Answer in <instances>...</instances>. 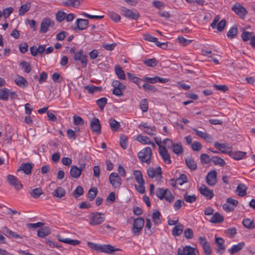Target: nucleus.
<instances>
[{
	"mask_svg": "<svg viewBox=\"0 0 255 255\" xmlns=\"http://www.w3.org/2000/svg\"><path fill=\"white\" fill-rule=\"evenodd\" d=\"M87 245L92 250L107 254H112L119 250L118 249H115L113 246L110 245H100L91 242H88Z\"/></svg>",
	"mask_w": 255,
	"mask_h": 255,
	"instance_id": "f257e3e1",
	"label": "nucleus"
},
{
	"mask_svg": "<svg viewBox=\"0 0 255 255\" xmlns=\"http://www.w3.org/2000/svg\"><path fill=\"white\" fill-rule=\"evenodd\" d=\"M156 194L159 199H165L169 203L172 202L174 200V196L168 189L158 188L156 190Z\"/></svg>",
	"mask_w": 255,
	"mask_h": 255,
	"instance_id": "f03ea898",
	"label": "nucleus"
},
{
	"mask_svg": "<svg viewBox=\"0 0 255 255\" xmlns=\"http://www.w3.org/2000/svg\"><path fill=\"white\" fill-rule=\"evenodd\" d=\"M138 157L141 162L149 164L151 162L152 150L150 147H146L138 153Z\"/></svg>",
	"mask_w": 255,
	"mask_h": 255,
	"instance_id": "7ed1b4c3",
	"label": "nucleus"
},
{
	"mask_svg": "<svg viewBox=\"0 0 255 255\" xmlns=\"http://www.w3.org/2000/svg\"><path fill=\"white\" fill-rule=\"evenodd\" d=\"M144 220L141 217L136 218L134 220L132 227L131 228V233L135 236H139L144 226Z\"/></svg>",
	"mask_w": 255,
	"mask_h": 255,
	"instance_id": "20e7f679",
	"label": "nucleus"
},
{
	"mask_svg": "<svg viewBox=\"0 0 255 255\" xmlns=\"http://www.w3.org/2000/svg\"><path fill=\"white\" fill-rule=\"evenodd\" d=\"M90 224L93 226L102 223L105 220L104 214L98 212H92L90 214Z\"/></svg>",
	"mask_w": 255,
	"mask_h": 255,
	"instance_id": "39448f33",
	"label": "nucleus"
},
{
	"mask_svg": "<svg viewBox=\"0 0 255 255\" xmlns=\"http://www.w3.org/2000/svg\"><path fill=\"white\" fill-rule=\"evenodd\" d=\"M120 13L123 16L133 20H137L140 17V15L138 12L135 13L131 9H128L125 6L121 7Z\"/></svg>",
	"mask_w": 255,
	"mask_h": 255,
	"instance_id": "423d86ee",
	"label": "nucleus"
},
{
	"mask_svg": "<svg viewBox=\"0 0 255 255\" xmlns=\"http://www.w3.org/2000/svg\"><path fill=\"white\" fill-rule=\"evenodd\" d=\"M138 128L149 135L156 134V128L153 125H149L147 123L141 122L138 126Z\"/></svg>",
	"mask_w": 255,
	"mask_h": 255,
	"instance_id": "0eeeda50",
	"label": "nucleus"
},
{
	"mask_svg": "<svg viewBox=\"0 0 255 255\" xmlns=\"http://www.w3.org/2000/svg\"><path fill=\"white\" fill-rule=\"evenodd\" d=\"M198 242L204 250L205 255H210L212 253V249L210 243L207 241L205 237H199Z\"/></svg>",
	"mask_w": 255,
	"mask_h": 255,
	"instance_id": "6e6552de",
	"label": "nucleus"
},
{
	"mask_svg": "<svg viewBox=\"0 0 255 255\" xmlns=\"http://www.w3.org/2000/svg\"><path fill=\"white\" fill-rule=\"evenodd\" d=\"M231 149V147H228V150H222V153L228 154L231 157L238 160L242 159L247 154L246 152L233 151Z\"/></svg>",
	"mask_w": 255,
	"mask_h": 255,
	"instance_id": "1a4fd4ad",
	"label": "nucleus"
},
{
	"mask_svg": "<svg viewBox=\"0 0 255 255\" xmlns=\"http://www.w3.org/2000/svg\"><path fill=\"white\" fill-rule=\"evenodd\" d=\"M73 59L76 61H80L82 67L85 68L87 65V56L84 54L83 49H80L76 52L74 55Z\"/></svg>",
	"mask_w": 255,
	"mask_h": 255,
	"instance_id": "9d476101",
	"label": "nucleus"
},
{
	"mask_svg": "<svg viewBox=\"0 0 255 255\" xmlns=\"http://www.w3.org/2000/svg\"><path fill=\"white\" fill-rule=\"evenodd\" d=\"M109 181L115 188H119L122 184V179L118 173L112 172L109 176Z\"/></svg>",
	"mask_w": 255,
	"mask_h": 255,
	"instance_id": "9b49d317",
	"label": "nucleus"
},
{
	"mask_svg": "<svg viewBox=\"0 0 255 255\" xmlns=\"http://www.w3.org/2000/svg\"><path fill=\"white\" fill-rule=\"evenodd\" d=\"M238 204L237 200L230 197L227 199V202L223 204V208L226 212H231L234 210Z\"/></svg>",
	"mask_w": 255,
	"mask_h": 255,
	"instance_id": "f8f14e48",
	"label": "nucleus"
},
{
	"mask_svg": "<svg viewBox=\"0 0 255 255\" xmlns=\"http://www.w3.org/2000/svg\"><path fill=\"white\" fill-rule=\"evenodd\" d=\"M6 179L8 183L14 186L16 190H19L22 188L23 185L15 176L9 174Z\"/></svg>",
	"mask_w": 255,
	"mask_h": 255,
	"instance_id": "ddd939ff",
	"label": "nucleus"
},
{
	"mask_svg": "<svg viewBox=\"0 0 255 255\" xmlns=\"http://www.w3.org/2000/svg\"><path fill=\"white\" fill-rule=\"evenodd\" d=\"M90 127L93 132L100 134L101 132V125L98 118H94L91 121Z\"/></svg>",
	"mask_w": 255,
	"mask_h": 255,
	"instance_id": "4468645a",
	"label": "nucleus"
},
{
	"mask_svg": "<svg viewBox=\"0 0 255 255\" xmlns=\"http://www.w3.org/2000/svg\"><path fill=\"white\" fill-rule=\"evenodd\" d=\"M217 174L216 170H212L207 174L206 180L209 185L213 186L216 184L217 182Z\"/></svg>",
	"mask_w": 255,
	"mask_h": 255,
	"instance_id": "2eb2a0df",
	"label": "nucleus"
},
{
	"mask_svg": "<svg viewBox=\"0 0 255 255\" xmlns=\"http://www.w3.org/2000/svg\"><path fill=\"white\" fill-rule=\"evenodd\" d=\"M199 191L200 193L203 196L206 197L207 199H211L214 195L213 191L209 189L204 184L201 185V186L199 187Z\"/></svg>",
	"mask_w": 255,
	"mask_h": 255,
	"instance_id": "dca6fc26",
	"label": "nucleus"
},
{
	"mask_svg": "<svg viewBox=\"0 0 255 255\" xmlns=\"http://www.w3.org/2000/svg\"><path fill=\"white\" fill-rule=\"evenodd\" d=\"M224 240L220 237H215V243L216 245V250L217 253L222 255L223 254L225 251L226 247L224 246Z\"/></svg>",
	"mask_w": 255,
	"mask_h": 255,
	"instance_id": "f3484780",
	"label": "nucleus"
},
{
	"mask_svg": "<svg viewBox=\"0 0 255 255\" xmlns=\"http://www.w3.org/2000/svg\"><path fill=\"white\" fill-rule=\"evenodd\" d=\"M2 232L5 236L9 238L15 239H22L23 238V236L9 230L6 227H3L2 228Z\"/></svg>",
	"mask_w": 255,
	"mask_h": 255,
	"instance_id": "a211bd4d",
	"label": "nucleus"
},
{
	"mask_svg": "<svg viewBox=\"0 0 255 255\" xmlns=\"http://www.w3.org/2000/svg\"><path fill=\"white\" fill-rule=\"evenodd\" d=\"M159 154L165 163L168 164H171L170 156L165 147L162 146V148L159 149Z\"/></svg>",
	"mask_w": 255,
	"mask_h": 255,
	"instance_id": "6ab92c4d",
	"label": "nucleus"
},
{
	"mask_svg": "<svg viewBox=\"0 0 255 255\" xmlns=\"http://www.w3.org/2000/svg\"><path fill=\"white\" fill-rule=\"evenodd\" d=\"M232 9L237 14L242 17H244L247 13L246 8L238 3H236Z\"/></svg>",
	"mask_w": 255,
	"mask_h": 255,
	"instance_id": "aec40b11",
	"label": "nucleus"
},
{
	"mask_svg": "<svg viewBox=\"0 0 255 255\" xmlns=\"http://www.w3.org/2000/svg\"><path fill=\"white\" fill-rule=\"evenodd\" d=\"M161 169L160 166L157 167L155 169L153 167H150L147 170V174L150 178H153L155 176L161 178Z\"/></svg>",
	"mask_w": 255,
	"mask_h": 255,
	"instance_id": "412c9836",
	"label": "nucleus"
},
{
	"mask_svg": "<svg viewBox=\"0 0 255 255\" xmlns=\"http://www.w3.org/2000/svg\"><path fill=\"white\" fill-rule=\"evenodd\" d=\"M33 166V163H22L18 169V171H23L25 174L29 175L31 173Z\"/></svg>",
	"mask_w": 255,
	"mask_h": 255,
	"instance_id": "4be33fe9",
	"label": "nucleus"
},
{
	"mask_svg": "<svg viewBox=\"0 0 255 255\" xmlns=\"http://www.w3.org/2000/svg\"><path fill=\"white\" fill-rule=\"evenodd\" d=\"M75 24L77 25V27L75 28V30L77 29L80 30H84L89 24V20L86 19L78 18L76 20Z\"/></svg>",
	"mask_w": 255,
	"mask_h": 255,
	"instance_id": "5701e85b",
	"label": "nucleus"
},
{
	"mask_svg": "<svg viewBox=\"0 0 255 255\" xmlns=\"http://www.w3.org/2000/svg\"><path fill=\"white\" fill-rule=\"evenodd\" d=\"M192 130L196 133V134L204 139L208 142H211L213 140L212 136L206 132L201 131L196 128H193Z\"/></svg>",
	"mask_w": 255,
	"mask_h": 255,
	"instance_id": "b1692460",
	"label": "nucleus"
},
{
	"mask_svg": "<svg viewBox=\"0 0 255 255\" xmlns=\"http://www.w3.org/2000/svg\"><path fill=\"white\" fill-rule=\"evenodd\" d=\"M57 237L59 241L72 246H76L80 243V241L79 240H72L70 238H65L60 235L57 236Z\"/></svg>",
	"mask_w": 255,
	"mask_h": 255,
	"instance_id": "393cba45",
	"label": "nucleus"
},
{
	"mask_svg": "<svg viewBox=\"0 0 255 255\" xmlns=\"http://www.w3.org/2000/svg\"><path fill=\"white\" fill-rule=\"evenodd\" d=\"M52 21L49 18H44L41 23L40 32L42 33H46L48 27L51 26Z\"/></svg>",
	"mask_w": 255,
	"mask_h": 255,
	"instance_id": "a878e982",
	"label": "nucleus"
},
{
	"mask_svg": "<svg viewBox=\"0 0 255 255\" xmlns=\"http://www.w3.org/2000/svg\"><path fill=\"white\" fill-rule=\"evenodd\" d=\"M245 246V242H240L238 244L233 246L231 248L228 250V252L231 255L235 254L242 250L244 248Z\"/></svg>",
	"mask_w": 255,
	"mask_h": 255,
	"instance_id": "bb28decb",
	"label": "nucleus"
},
{
	"mask_svg": "<svg viewBox=\"0 0 255 255\" xmlns=\"http://www.w3.org/2000/svg\"><path fill=\"white\" fill-rule=\"evenodd\" d=\"M14 82L17 86L20 88H24L28 86V83L26 80L21 76L18 75L15 79Z\"/></svg>",
	"mask_w": 255,
	"mask_h": 255,
	"instance_id": "cd10ccee",
	"label": "nucleus"
},
{
	"mask_svg": "<svg viewBox=\"0 0 255 255\" xmlns=\"http://www.w3.org/2000/svg\"><path fill=\"white\" fill-rule=\"evenodd\" d=\"M209 221L214 224L221 223L224 221V217L219 212H216L213 215Z\"/></svg>",
	"mask_w": 255,
	"mask_h": 255,
	"instance_id": "c85d7f7f",
	"label": "nucleus"
},
{
	"mask_svg": "<svg viewBox=\"0 0 255 255\" xmlns=\"http://www.w3.org/2000/svg\"><path fill=\"white\" fill-rule=\"evenodd\" d=\"M70 174L73 178H78L81 174V170L76 165L71 166Z\"/></svg>",
	"mask_w": 255,
	"mask_h": 255,
	"instance_id": "c756f323",
	"label": "nucleus"
},
{
	"mask_svg": "<svg viewBox=\"0 0 255 255\" xmlns=\"http://www.w3.org/2000/svg\"><path fill=\"white\" fill-rule=\"evenodd\" d=\"M247 187L244 184L240 183L237 187L236 191L239 196L244 197L247 194Z\"/></svg>",
	"mask_w": 255,
	"mask_h": 255,
	"instance_id": "7c9ffc66",
	"label": "nucleus"
},
{
	"mask_svg": "<svg viewBox=\"0 0 255 255\" xmlns=\"http://www.w3.org/2000/svg\"><path fill=\"white\" fill-rule=\"evenodd\" d=\"M127 75L129 80L136 84L139 88L141 87V82L143 81V79L135 77L130 73H128Z\"/></svg>",
	"mask_w": 255,
	"mask_h": 255,
	"instance_id": "2f4dec72",
	"label": "nucleus"
},
{
	"mask_svg": "<svg viewBox=\"0 0 255 255\" xmlns=\"http://www.w3.org/2000/svg\"><path fill=\"white\" fill-rule=\"evenodd\" d=\"M185 162L187 167L191 170H195L197 169V164L194 159L191 157L185 158Z\"/></svg>",
	"mask_w": 255,
	"mask_h": 255,
	"instance_id": "473e14b6",
	"label": "nucleus"
},
{
	"mask_svg": "<svg viewBox=\"0 0 255 255\" xmlns=\"http://www.w3.org/2000/svg\"><path fill=\"white\" fill-rule=\"evenodd\" d=\"M211 161L216 165H219L221 167L226 164L225 160L221 157L218 156H213L211 158Z\"/></svg>",
	"mask_w": 255,
	"mask_h": 255,
	"instance_id": "72a5a7b5",
	"label": "nucleus"
},
{
	"mask_svg": "<svg viewBox=\"0 0 255 255\" xmlns=\"http://www.w3.org/2000/svg\"><path fill=\"white\" fill-rule=\"evenodd\" d=\"M115 70L119 79L121 80L126 79V76L125 72L119 65H116Z\"/></svg>",
	"mask_w": 255,
	"mask_h": 255,
	"instance_id": "f704fd0d",
	"label": "nucleus"
},
{
	"mask_svg": "<svg viewBox=\"0 0 255 255\" xmlns=\"http://www.w3.org/2000/svg\"><path fill=\"white\" fill-rule=\"evenodd\" d=\"M51 232L50 229L48 227L41 228L37 231V236L39 237L44 238L48 236Z\"/></svg>",
	"mask_w": 255,
	"mask_h": 255,
	"instance_id": "c9c22d12",
	"label": "nucleus"
},
{
	"mask_svg": "<svg viewBox=\"0 0 255 255\" xmlns=\"http://www.w3.org/2000/svg\"><path fill=\"white\" fill-rule=\"evenodd\" d=\"M66 192L64 189L61 187H58L54 190L52 193L54 197L57 198H62L65 195Z\"/></svg>",
	"mask_w": 255,
	"mask_h": 255,
	"instance_id": "e433bc0d",
	"label": "nucleus"
},
{
	"mask_svg": "<svg viewBox=\"0 0 255 255\" xmlns=\"http://www.w3.org/2000/svg\"><path fill=\"white\" fill-rule=\"evenodd\" d=\"M171 148L173 152L177 155H179L183 152V149L181 142L174 143Z\"/></svg>",
	"mask_w": 255,
	"mask_h": 255,
	"instance_id": "4c0bfd02",
	"label": "nucleus"
},
{
	"mask_svg": "<svg viewBox=\"0 0 255 255\" xmlns=\"http://www.w3.org/2000/svg\"><path fill=\"white\" fill-rule=\"evenodd\" d=\"M9 90L6 88L0 89V100L6 101L8 100Z\"/></svg>",
	"mask_w": 255,
	"mask_h": 255,
	"instance_id": "58836bf2",
	"label": "nucleus"
},
{
	"mask_svg": "<svg viewBox=\"0 0 255 255\" xmlns=\"http://www.w3.org/2000/svg\"><path fill=\"white\" fill-rule=\"evenodd\" d=\"M84 89L87 90L89 93L92 94L97 92L101 91L102 90V87H98L90 85L85 86Z\"/></svg>",
	"mask_w": 255,
	"mask_h": 255,
	"instance_id": "ea45409f",
	"label": "nucleus"
},
{
	"mask_svg": "<svg viewBox=\"0 0 255 255\" xmlns=\"http://www.w3.org/2000/svg\"><path fill=\"white\" fill-rule=\"evenodd\" d=\"M133 174V175L134 176L136 181L138 183H144V181L143 178L142 173L140 170H134Z\"/></svg>",
	"mask_w": 255,
	"mask_h": 255,
	"instance_id": "a19ab883",
	"label": "nucleus"
},
{
	"mask_svg": "<svg viewBox=\"0 0 255 255\" xmlns=\"http://www.w3.org/2000/svg\"><path fill=\"white\" fill-rule=\"evenodd\" d=\"M109 125L112 130L114 131H117L121 126L120 123L113 119H110Z\"/></svg>",
	"mask_w": 255,
	"mask_h": 255,
	"instance_id": "79ce46f5",
	"label": "nucleus"
},
{
	"mask_svg": "<svg viewBox=\"0 0 255 255\" xmlns=\"http://www.w3.org/2000/svg\"><path fill=\"white\" fill-rule=\"evenodd\" d=\"M158 61L156 58H153L151 59H148L144 60L143 63L144 64L148 67H153L157 65L158 64Z\"/></svg>",
	"mask_w": 255,
	"mask_h": 255,
	"instance_id": "37998d69",
	"label": "nucleus"
},
{
	"mask_svg": "<svg viewBox=\"0 0 255 255\" xmlns=\"http://www.w3.org/2000/svg\"><path fill=\"white\" fill-rule=\"evenodd\" d=\"M184 200L187 203H192L196 201L197 197L195 195H189L186 192L183 194Z\"/></svg>",
	"mask_w": 255,
	"mask_h": 255,
	"instance_id": "c03bdc74",
	"label": "nucleus"
},
{
	"mask_svg": "<svg viewBox=\"0 0 255 255\" xmlns=\"http://www.w3.org/2000/svg\"><path fill=\"white\" fill-rule=\"evenodd\" d=\"M98 192L97 188H90L88 193V198L90 201H93L96 197Z\"/></svg>",
	"mask_w": 255,
	"mask_h": 255,
	"instance_id": "a18cd8bd",
	"label": "nucleus"
},
{
	"mask_svg": "<svg viewBox=\"0 0 255 255\" xmlns=\"http://www.w3.org/2000/svg\"><path fill=\"white\" fill-rule=\"evenodd\" d=\"M183 229V226L180 224L175 226L172 230L173 235L176 236H179L182 232Z\"/></svg>",
	"mask_w": 255,
	"mask_h": 255,
	"instance_id": "49530a36",
	"label": "nucleus"
},
{
	"mask_svg": "<svg viewBox=\"0 0 255 255\" xmlns=\"http://www.w3.org/2000/svg\"><path fill=\"white\" fill-rule=\"evenodd\" d=\"M150 138L146 136L142 135H138L136 137V140L138 142L144 144H148V143H150Z\"/></svg>",
	"mask_w": 255,
	"mask_h": 255,
	"instance_id": "de8ad7c7",
	"label": "nucleus"
},
{
	"mask_svg": "<svg viewBox=\"0 0 255 255\" xmlns=\"http://www.w3.org/2000/svg\"><path fill=\"white\" fill-rule=\"evenodd\" d=\"M183 251L185 252V254L186 255H196L195 253V249L190 246H186L184 247Z\"/></svg>",
	"mask_w": 255,
	"mask_h": 255,
	"instance_id": "09e8293b",
	"label": "nucleus"
},
{
	"mask_svg": "<svg viewBox=\"0 0 255 255\" xmlns=\"http://www.w3.org/2000/svg\"><path fill=\"white\" fill-rule=\"evenodd\" d=\"M161 215L158 211L156 210L153 213L152 217L155 224H158L161 223Z\"/></svg>",
	"mask_w": 255,
	"mask_h": 255,
	"instance_id": "8fccbe9b",
	"label": "nucleus"
},
{
	"mask_svg": "<svg viewBox=\"0 0 255 255\" xmlns=\"http://www.w3.org/2000/svg\"><path fill=\"white\" fill-rule=\"evenodd\" d=\"M42 193V190L40 188H35L30 192V195L34 198H38Z\"/></svg>",
	"mask_w": 255,
	"mask_h": 255,
	"instance_id": "3c124183",
	"label": "nucleus"
},
{
	"mask_svg": "<svg viewBox=\"0 0 255 255\" xmlns=\"http://www.w3.org/2000/svg\"><path fill=\"white\" fill-rule=\"evenodd\" d=\"M238 32V28L236 26L232 27L227 33L228 38L232 39L236 35Z\"/></svg>",
	"mask_w": 255,
	"mask_h": 255,
	"instance_id": "603ef678",
	"label": "nucleus"
},
{
	"mask_svg": "<svg viewBox=\"0 0 255 255\" xmlns=\"http://www.w3.org/2000/svg\"><path fill=\"white\" fill-rule=\"evenodd\" d=\"M107 103V99L105 97H103L97 100L96 103L98 106L99 108L103 110Z\"/></svg>",
	"mask_w": 255,
	"mask_h": 255,
	"instance_id": "864d4df0",
	"label": "nucleus"
},
{
	"mask_svg": "<svg viewBox=\"0 0 255 255\" xmlns=\"http://www.w3.org/2000/svg\"><path fill=\"white\" fill-rule=\"evenodd\" d=\"M20 66L21 67L22 69H24V72L26 73H29L31 70V67L30 64L25 61H22L20 63Z\"/></svg>",
	"mask_w": 255,
	"mask_h": 255,
	"instance_id": "5fc2aeb1",
	"label": "nucleus"
},
{
	"mask_svg": "<svg viewBox=\"0 0 255 255\" xmlns=\"http://www.w3.org/2000/svg\"><path fill=\"white\" fill-rule=\"evenodd\" d=\"M141 87H142L146 92H154L157 90L156 88L154 86L146 83H144Z\"/></svg>",
	"mask_w": 255,
	"mask_h": 255,
	"instance_id": "6e6d98bb",
	"label": "nucleus"
},
{
	"mask_svg": "<svg viewBox=\"0 0 255 255\" xmlns=\"http://www.w3.org/2000/svg\"><path fill=\"white\" fill-rule=\"evenodd\" d=\"M73 124L76 126H82L84 124V121L81 117L74 115L73 116Z\"/></svg>",
	"mask_w": 255,
	"mask_h": 255,
	"instance_id": "4d7b16f0",
	"label": "nucleus"
},
{
	"mask_svg": "<svg viewBox=\"0 0 255 255\" xmlns=\"http://www.w3.org/2000/svg\"><path fill=\"white\" fill-rule=\"evenodd\" d=\"M84 193V190L82 186H78L76 187V188L74 190L73 192V195L74 196L75 198H78L79 196L82 195Z\"/></svg>",
	"mask_w": 255,
	"mask_h": 255,
	"instance_id": "13d9d810",
	"label": "nucleus"
},
{
	"mask_svg": "<svg viewBox=\"0 0 255 255\" xmlns=\"http://www.w3.org/2000/svg\"><path fill=\"white\" fill-rule=\"evenodd\" d=\"M63 3L65 6H72L74 7H77L80 5V2L79 0H72L71 1L63 2Z\"/></svg>",
	"mask_w": 255,
	"mask_h": 255,
	"instance_id": "bf43d9fd",
	"label": "nucleus"
},
{
	"mask_svg": "<svg viewBox=\"0 0 255 255\" xmlns=\"http://www.w3.org/2000/svg\"><path fill=\"white\" fill-rule=\"evenodd\" d=\"M29 8L30 4L28 5L27 4H24L21 5L19 9V15H24L27 11L29 10Z\"/></svg>",
	"mask_w": 255,
	"mask_h": 255,
	"instance_id": "052dcab7",
	"label": "nucleus"
},
{
	"mask_svg": "<svg viewBox=\"0 0 255 255\" xmlns=\"http://www.w3.org/2000/svg\"><path fill=\"white\" fill-rule=\"evenodd\" d=\"M243 225L246 228L249 229H253V220L249 218H246L242 221Z\"/></svg>",
	"mask_w": 255,
	"mask_h": 255,
	"instance_id": "680f3d73",
	"label": "nucleus"
},
{
	"mask_svg": "<svg viewBox=\"0 0 255 255\" xmlns=\"http://www.w3.org/2000/svg\"><path fill=\"white\" fill-rule=\"evenodd\" d=\"M185 205L184 201L181 199L177 200L174 204L173 207L175 211L179 210L182 206Z\"/></svg>",
	"mask_w": 255,
	"mask_h": 255,
	"instance_id": "e2e57ef3",
	"label": "nucleus"
},
{
	"mask_svg": "<svg viewBox=\"0 0 255 255\" xmlns=\"http://www.w3.org/2000/svg\"><path fill=\"white\" fill-rule=\"evenodd\" d=\"M120 143L122 147L126 149L128 147V137L125 135H123L120 137Z\"/></svg>",
	"mask_w": 255,
	"mask_h": 255,
	"instance_id": "0e129e2a",
	"label": "nucleus"
},
{
	"mask_svg": "<svg viewBox=\"0 0 255 255\" xmlns=\"http://www.w3.org/2000/svg\"><path fill=\"white\" fill-rule=\"evenodd\" d=\"M140 109L143 112H146L148 111V102L146 99H143L141 101L139 104Z\"/></svg>",
	"mask_w": 255,
	"mask_h": 255,
	"instance_id": "69168bd1",
	"label": "nucleus"
},
{
	"mask_svg": "<svg viewBox=\"0 0 255 255\" xmlns=\"http://www.w3.org/2000/svg\"><path fill=\"white\" fill-rule=\"evenodd\" d=\"M200 159L202 163L208 164L211 161L210 156L206 153H203L201 155Z\"/></svg>",
	"mask_w": 255,
	"mask_h": 255,
	"instance_id": "338daca9",
	"label": "nucleus"
},
{
	"mask_svg": "<svg viewBox=\"0 0 255 255\" xmlns=\"http://www.w3.org/2000/svg\"><path fill=\"white\" fill-rule=\"evenodd\" d=\"M66 16V13L62 11H58L56 13V18L58 21L61 22L65 19Z\"/></svg>",
	"mask_w": 255,
	"mask_h": 255,
	"instance_id": "774afa93",
	"label": "nucleus"
}]
</instances>
